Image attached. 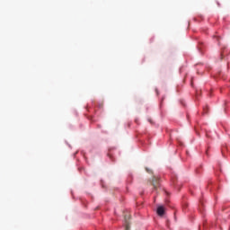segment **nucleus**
Wrapping results in <instances>:
<instances>
[{
  "label": "nucleus",
  "mask_w": 230,
  "mask_h": 230,
  "mask_svg": "<svg viewBox=\"0 0 230 230\" xmlns=\"http://www.w3.org/2000/svg\"><path fill=\"white\" fill-rule=\"evenodd\" d=\"M159 182H160L159 177L154 176L152 181V186H154L155 190H157V188H159Z\"/></svg>",
  "instance_id": "obj_1"
},
{
  "label": "nucleus",
  "mask_w": 230,
  "mask_h": 230,
  "mask_svg": "<svg viewBox=\"0 0 230 230\" xmlns=\"http://www.w3.org/2000/svg\"><path fill=\"white\" fill-rule=\"evenodd\" d=\"M156 213L159 217H163V215H164V207L163 206L158 207Z\"/></svg>",
  "instance_id": "obj_2"
},
{
  "label": "nucleus",
  "mask_w": 230,
  "mask_h": 230,
  "mask_svg": "<svg viewBox=\"0 0 230 230\" xmlns=\"http://www.w3.org/2000/svg\"><path fill=\"white\" fill-rule=\"evenodd\" d=\"M130 219V216H125V230H130V224H128V220Z\"/></svg>",
  "instance_id": "obj_3"
},
{
  "label": "nucleus",
  "mask_w": 230,
  "mask_h": 230,
  "mask_svg": "<svg viewBox=\"0 0 230 230\" xmlns=\"http://www.w3.org/2000/svg\"><path fill=\"white\" fill-rule=\"evenodd\" d=\"M146 172H147L148 173H151V172H152V171H150L148 168H146Z\"/></svg>",
  "instance_id": "obj_4"
}]
</instances>
